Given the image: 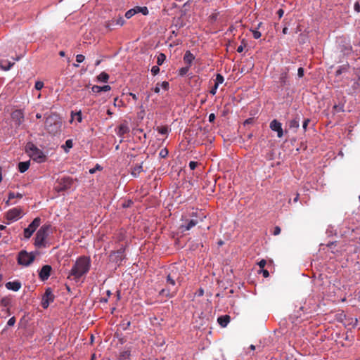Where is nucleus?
Listing matches in <instances>:
<instances>
[{"instance_id":"1","label":"nucleus","mask_w":360,"mask_h":360,"mask_svg":"<svg viewBox=\"0 0 360 360\" xmlns=\"http://www.w3.org/2000/svg\"><path fill=\"white\" fill-rule=\"evenodd\" d=\"M90 259L86 257H80L75 262L68 278L77 281L82 276L88 273L90 269Z\"/></svg>"},{"instance_id":"2","label":"nucleus","mask_w":360,"mask_h":360,"mask_svg":"<svg viewBox=\"0 0 360 360\" xmlns=\"http://www.w3.org/2000/svg\"><path fill=\"white\" fill-rule=\"evenodd\" d=\"M45 127L49 133L56 135L60 131L61 122L57 115H51L46 119Z\"/></svg>"},{"instance_id":"3","label":"nucleus","mask_w":360,"mask_h":360,"mask_svg":"<svg viewBox=\"0 0 360 360\" xmlns=\"http://www.w3.org/2000/svg\"><path fill=\"white\" fill-rule=\"evenodd\" d=\"M26 152L33 160L37 162H43L46 160L44 153L32 143L27 144Z\"/></svg>"},{"instance_id":"4","label":"nucleus","mask_w":360,"mask_h":360,"mask_svg":"<svg viewBox=\"0 0 360 360\" xmlns=\"http://www.w3.org/2000/svg\"><path fill=\"white\" fill-rule=\"evenodd\" d=\"M50 229L49 225H43L37 231L35 236L34 245L37 248L45 247V240L48 236V232Z\"/></svg>"},{"instance_id":"5","label":"nucleus","mask_w":360,"mask_h":360,"mask_svg":"<svg viewBox=\"0 0 360 360\" xmlns=\"http://www.w3.org/2000/svg\"><path fill=\"white\" fill-rule=\"evenodd\" d=\"M35 253L27 252L25 250L20 251L18 256V262L20 265L25 266H30L35 259Z\"/></svg>"},{"instance_id":"6","label":"nucleus","mask_w":360,"mask_h":360,"mask_svg":"<svg viewBox=\"0 0 360 360\" xmlns=\"http://www.w3.org/2000/svg\"><path fill=\"white\" fill-rule=\"evenodd\" d=\"M72 183L73 179L70 176H64L60 179H58L55 189L58 192L66 191L71 188Z\"/></svg>"},{"instance_id":"7","label":"nucleus","mask_w":360,"mask_h":360,"mask_svg":"<svg viewBox=\"0 0 360 360\" xmlns=\"http://www.w3.org/2000/svg\"><path fill=\"white\" fill-rule=\"evenodd\" d=\"M6 219L9 221H15L22 217V210L19 207H14L6 212Z\"/></svg>"},{"instance_id":"8","label":"nucleus","mask_w":360,"mask_h":360,"mask_svg":"<svg viewBox=\"0 0 360 360\" xmlns=\"http://www.w3.org/2000/svg\"><path fill=\"white\" fill-rule=\"evenodd\" d=\"M124 248H121L117 251L112 252L110 255V260L112 262L116 263L117 265H120L124 259Z\"/></svg>"},{"instance_id":"9","label":"nucleus","mask_w":360,"mask_h":360,"mask_svg":"<svg viewBox=\"0 0 360 360\" xmlns=\"http://www.w3.org/2000/svg\"><path fill=\"white\" fill-rule=\"evenodd\" d=\"M54 295L50 288H47L45 291L44 295L42 297L41 306L44 309H46L50 303L54 300Z\"/></svg>"},{"instance_id":"10","label":"nucleus","mask_w":360,"mask_h":360,"mask_svg":"<svg viewBox=\"0 0 360 360\" xmlns=\"http://www.w3.org/2000/svg\"><path fill=\"white\" fill-rule=\"evenodd\" d=\"M11 119L17 127L24 122V112L22 110H15L11 113Z\"/></svg>"},{"instance_id":"11","label":"nucleus","mask_w":360,"mask_h":360,"mask_svg":"<svg viewBox=\"0 0 360 360\" xmlns=\"http://www.w3.org/2000/svg\"><path fill=\"white\" fill-rule=\"evenodd\" d=\"M269 127H270V129L272 131H274L277 132V136L278 138H281L283 136V129H282V124H281V122H279L276 120H273L270 122Z\"/></svg>"},{"instance_id":"12","label":"nucleus","mask_w":360,"mask_h":360,"mask_svg":"<svg viewBox=\"0 0 360 360\" xmlns=\"http://www.w3.org/2000/svg\"><path fill=\"white\" fill-rule=\"evenodd\" d=\"M52 268L50 265H44L41 269L39 273V277L41 281H46L49 278L51 274Z\"/></svg>"},{"instance_id":"13","label":"nucleus","mask_w":360,"mask_h":360,"mask_svg":"<svg viewBox=\"0 0 360 360\" xmlns=\"http://www.w3.org/2000/svg\"><path fill=\"white\" fill-rule=\"evenodd\" d=\"M129 132V127L127 123L124 122L120 124L117 130V135L120 137H123L124 135Z\"/></svg>"},{"instance_id":"14","label":"nucleus","mask_w":360,"mask_h":360,"mask_svg":"<svg viewBox=\"0 0 360 360\" xmlns=\"http://www.w3.org/2000/svg\"><path fill=\"white\" fill-rule=\"evenodd\" d=\"M6 288L16 292L20 289L21 283L19 281H10L6 283Z\"/></svg>"},{"instance_id":"15","label":"nucleus","mask_w":360,"mask_h":360,"mask_svg":"<svg viewBox=\"0 0 360 360\" xmlns=\"http://www.w3.org/2000/svg\"><path fill=\"white\" fill-rule=\"evenodd\" d=\"M111 89L110 86L109 85H104L103 86H100L98 85H94L91 87V91L94 93H100L101 91H108Z\"/></svg>"},{"instance_id":"16","label":"nucleus","mask_w":360,"mask_h":360,"mask_svg":"<svg viewBox=\"0 0 360 360\" xmlns=\"http://www.w3.org/2000/svg\"><path fill=\"white\" fill-rule=\"evenodd\" d=\"M194 59H195V56L190 51H187L185 53L184 56V63L188 64V66H191V65L192 64Z\"/></svg>"},{"instance_id":"17","label":"nucleus","mask_w":360,"mask_h":360,"mask_svg":"<svg viewBox=\"0 0 360 360\" xmlns=\"http://www.w3.org/2000/svg\"><path fill=\"white\" fill-rule=\"evenodd\" d=\"M217 322L221 327H226L230 322V316L229 315L221 316L217 319Z\"/></svg>"},{"instance_id":"18","label":"nucleus","mask_w":360,"mask_h":360,"mask_svg":"<svg viewBox=\"0 0 360 360\" xmlns=\"http://www.w3.org/2000/svg\"><path fill=\"white\" fill-rule=\"evenodd\" d=\"M143 171V166H142V164H139V165H134L133 167H131V174L134 176V177H137L139 174Z\"/></svg>"},{"instance_id":"19","label":"nucleus","mask_w":360,"mask_h":360,"mask_svg":"<svg viewBox=\"0 0 360 360\" xmlns=\"http://www.w3.org/2000/svg\"><path fill=\"white\" fill-rule=\"evenodd\" d=\"M14 65V62L8 61V60H1L0 61V66L4 70H9L13 65Z\"/></svg>"},{"instance_id":"20","label":"nucleus","mask_w":360,"mask_h":360,"mask_svg":"<svg viewBox=\"0 0 360 360\" xmlns=\"http://www.w3.org/2000/svg\"><path fill=\"white\" fill-rule=\"evenodd\" d=\"M30 161L20 162L18 163V170L20 173L25 172L30 167Z\"/></svg>"},{"instance_id":"21","label":"nucleus","mask_w":360,"mask_h":360,"mask_svg":"<svg viewBox=\"0 0 360 360\" xmlns=\"http://www.w3.org/2000/svg\"><path fill=\"white\" fill-rule=\"evenodd\" d=\"M198 224V221L195 219H191L186 224L181 225V229L182 231H188L194 227Z\"/></svg>"},{"instance_id":"22","label":"nucleus","mask_w":360,"mask_h":360,"mask_svg":"<svg viewBox=\"0 0 360 360\" xmlns=\"http://www.w3.org/2000/svg\"><path fill=\"white\" fill-rule=\"evenodd\" d=\"M124 22H125V20H124V18L122 16H120L117 19H112L111 22H110L109 25H108V27L111 29V26L115 25L122 26L124 24Z\"/></svg>"},{"instance_id":"23","label":"nucleus","mask_w":360,"mask_h":360,"mask_svg":"<svg viewBox=\"0 0 360 360\" xmlns=\"http://www.w3.org/2000/svg\"><path fill=\"white\" fill-rule=\"evenodd\" d=\"M133 10L136 11V14L141 13L143 15H147L149 13V11L146 6H135Z\"/></svg>"},{"instance_id":"24","label":"nucleus","mask_w":360,"mask_h":360,"mask_svg":"<svg viewBox=\"0 0 360 360\" xmlns=\"http://www.w3.org/2000/svg\"><path fill=\"white\" fill-rule=\"evenodd\" d=\"M35 230L36 229H34L32 226L29 225L28 227L24 229V237L27 239L30 238L33 234V233L35 231Z\"/></svg>"},{"instance_id":"25","label":"nucleus","mask_w":360,"mask_h":360,"mask_svg":"<svg viewBox=\"0 0 360 360\" xmlns=\"http://www.w3.org/2000/svg\"><path fill=\"white\" fill-rule=\"evenodd\" d=\"M300 126V120L298 117H295V119L290 120L289 122V127L290 129H297Z\"/></svg>"},{"instance_id":"26","label":"nucleus","mask_w":360,"mask_h":360,"mask_svg":"<svg viewBox=\"0 0 360 360\" xmlns=\"http://www.w3.org/2000/svg\"><path fill=\"white\" fill-rule=\"evenodd\" d=\"M131 356V350L128 349H125L120 353V359L122 360H126L129 359Z\"/></svg>"},{"instance_id":"27","label":"nucleus","mask_w":360,"mask_h":360,"mask_svg":"<svg viewBox=\"0 0 360 360\" xmlns=\"http://www.w3.org/2000/svg\"><path fill=\"white\" fill-rule=\"evenodd\" d=\"M97 79L99 82H107L109 79V75L106 72H102L98 75Z\"/></svg>"},{"instance_id":"28","label":"nucleus","mask_w":360,"mask_h":360,"mask_svg":"<svg viewBox=\"0 0 360 360\" xmlns=\"http://www.w3.org/2000/svg\"><path fill=\"white\" fill-rule=\"evenodd\" d=\"M23 196V195L22 193H15L13 192H10L9 194H8V200L6 202L8 205H9V202L8 201L12 200V199H14L15 198H22Z\"/></svg>"},{"instance_id":"29","label":"nucleus","mask_w":360,"mask_h":360,"mask_svg":"<svg viewBox=\"0 0 360 360\" xmlns=\"http://www.w3.org/2000/svg\"><path fill=\"white\" fill-rule=\"evenodd\" d=\"M167 283L172 287L176 284L175 278L171 274H169L167 276Z\"/></svg>"},{"instance_id":"30","label":"nucleus","mask_w":360,"mask_h":360,"mask_svg":"<svg viewBox=\"0 0 360 360\" xmlns=\"http://www.w3.org/2000/svg\"><path fill=\"white\" fill-rule=\"evenodd\" d=\"M347 69H348V67L346 65L339 67L338 69L335 72V75L336 76L340 75L342 73L347 71Z\"/></svg>"},{"instance_id":"31","label":"nucleus","mask_w":360,"mask_h":360,"mask_svg":"<svg viewBox=\"0 0 360 360\" xmlns=\"http://www.w3.org/2000/svg\"><path fill=\"white\" fill-rule=\"evenodd\" d=\"M40 223L41 219L39 217H37L32 221L30 225L32 226L34 229H37V228L40 225Z\"/></svg>"},{"instance_id":"32","label":"nucleus","mask_w":360,"mask_h":360,"mask_svg":"<svg viewBox=\"0 0 360 360\" xmlns=\"http://www.w3.org/2000/svg\"><path fill=\"white\" fill-rule=\"evenodd\" d=\"M166 59V56L164 53H160L157 58L158 65H161Z\"/></svg>"},{"instance_id":"33","label":"nucleus","mask_w":360,"mask_h":360,"mask_svg":"<svg viewBox=\"0 0 360 360\" xmlns=\"http://www.w3.org/2000/svg\"><path fill=\"white\" fill-rule=\"evenodd\" d=\"M224 81V77L220 74H217L216 76L214 84L219 86V84H222Z\"/></svg>"},{"instance_id":"34","label":"nucleus","mask_w":360,"mask_h":360,"mask_svg":"<svg viewBox=\"0 0 360 360\" xmlns=\"http://www.w3.org/2000/svg\"><path fill=\"white\" fill-rule=\"evenodd\" d=\"M72 118L76 119L78 122H81L82 120V115L81 111L77 112L75 114H72Z\"/></svg>"},{"instance_id":"35","label":"nucleus","mask_w":360,"mask_h":360,"mask_svg":"<svg viewBox=\"0 0 360 360\" xmlns=\"http://www.w3.org/2000/svg\"><path fill=\"white\" fill-rule=\"evenodd\" d=\"M72 146H73L72 141L71 139H68L65 141V144L64 146L65 151L68 152L69 150V149L72 148Z\"/></svg>"},{"instance_id":"36","label":"nucleus","mask_w":360,"mask_h":360,"mask_svg":"<svg viewBox=\"0 0 360 360\" xmlns=\"http://www.w3.org/2000/svg\"><path fill=\"white\" fill-rule=\"evenodd\" d=\"M158 131L161 134H167L169 131L168 127L163 126L157 128Z\"/></svg>"},{"instance_id":"37","label":"nucleus","mask_w":360,"mask_h":360,"mask_svg":"<svg viewBox=\"0 0 360 360\" xmlns=\"http://www.w3.org/2000/svg\"><path fill=\"white\" fill-rule=\"evenodd\" d=\"M189 68H190V66H188V65L181 68L179 72V75H181V76L186 75L188 73Z\"/></svg>"},{"instance_id":"38","label":"nucleus","mask_w":360,"mask_h":360,"mask_svg":"<svg viewBox=\"0 0 360 360\" xmlns=\"http://www.w3.org/2000/svg\"><path fill=\"white\" fill-rule=\"evenodd\" d=\"M136 14V11L133 10V8L129 9L125 13V17L127 19L131 18L132 16H134Z\"/></svg>"},{"instance_id":"39","label":"nucleus","mask_w":360,"mask_h":360,"mask_svg":"<svg viewBox=\"0 0 360 360\" xmlns=\"http://www.w3.org/2000/svg\"><path fill=\"white\" fill-rule=\"evenodd\" d=\"M130 324H131L130 321H123L120 323V327L122 328V330H125L129 327Z\"/></svg>"},{"instance_id":"40","label":"nucleus","mask_w":360,"mask_h":360,"mask_svg":"<svg viewBox=\"0 0 360 360\" xmlns=\"http://www.w3.org/2000/svg\"><path fill=\"white\" fill-rule=\"evenodd\" d=\"M159 155L162 158H165L168 155V150L167 148H163L160 151Z\"/></svg>"},{"instance_id":"41","label":"nucleus","mask_w":360,"mask_h":360,"mask_svg":"<svg viewBox=\"0 0 360 360\" xmlns=\"http://www.w3.org/2000/svg\"><path fill=\"white\" fill-rule=\"evenodd\" d=\"M9 299L7 298V297H3L1 301H0V303L1 305L4 306V307H7L8 304H9Z\"/></svg>"},{"instance_id":"42","label":"nucleus","mask_w":360,"mask_h":360,"mask_svg":"<svg viewBox=\"0 0 360 360\" xmlns=\"http://www.w3.org/2000/svg\"><path fill=\"white\" fill-rule=\"evenodd\" d=\"M34 87L37 90H41L44 87V83L41 81H37L35 82Z\"/></svg>"},{"instance_id":"43","label":"nucleus","mask_w":360,"mask_h":360,"mask_svg":"<svg viewBox=\"0 0 360 360\" xmlns=\"http://www.w3.org/2000/svg\"><path fill=\"white\" fill-rule=\"evenodd\" d=\"M85 59V57L82 54H78L76 56V61L78 63H82Z\"/></svg>"},{"instance_id":"44","label":"nucleus","mask_w":360,"mask_h":360,"mask_svg":"<svg viewBox=\"0 0 360 360\" xmlns=\"http://www.w3.org/2000/svg\"><path fill=\"white\" fill-rule=\"evenodd\" d=\"M160 72L158 65H154L151 68V72L153 75H156Z\"/></svg>"},{"instance_id":"45","label":"nucleus","mask_w":360,"mask_h":360,"mask_svg":"<svg viewBox=\"0 0 360 360\" xmlns=\"http://www.w3.org/2000/svg\"><path fill=\"white\" fill-rule=\"evenodd\" d=\"M252 36L255 39H257L260 38V37H261L260 32H259L256 30H252Z\"/></svg>"},{"instance_id":"46","label":"nucleus","mask_w":360,"mask_h":360,"mask_svg":"<svg viewBox=\"0 0 360 360\" xmlns=\"http://www.w3.org/2000/svg\"><path fill=\"white\" fill-rule=\"evenodd\" d=\"M160 86L165 91L168 90L169 89V82L164 81L161 84H160Z\"/></svg>"},{"instance_id":"47","label":"nucleus","mask_w":360,"mask_h":360,"mask_svg":"<svg viewBox=\"0 0 360 360\" xmlns=\"http://www.w3.org/2000/svg\"><path fill=\"white\" fill-rule=\"evenodd\" d=\"M198 166V162L194 161H191L189 162V167L191 170H194Z\"/></svg>"},{"instance_id":"48","label":"nucleus","mask_w":360,"mask_h":360,"mask_svg":"<svg viewBox=\"0 0 360 360\" xmlns=\"http://www.w3.org/2000/svg\"><path fill=\"white\" fill-rule=\"evenodd\" d=\"M15 323V318L14 316L9 319V320L7 322V325L8 326H13Z\"/></svg>"},{"instance_id":"49","label":"nucleus","mask_w":360,"mask_h":360,"mask_svg":"<svg viewBox=\"0 0 360 360\" xmlns=\"http://www.w3.org/2000/svg\"><path fill=\"white\" fill-rule=\"evenodd\" d=\"M309 122H310V120H309V119H306V120L304 121V122H303V124H302V128H303V129H304V131H306V130H307V126H308V124H309Z\"/></svg>"},{"instance_id":"50","label":"nucleus","mask_w":360,"mask_h":360,"mask_svg":"<svg viewBox=\"0 0 360 360\" xmlns=\"http://www.w3.org/2000/svg\"><path fill=\"white\" fill-rule=\"evenodd\" d=\"M218 86L217 85H214V86L211 89V90L210 91V93L212 94V95H215L216 93H217V90L218 89Z\"/></svg>"},{"instance_id":"51","label":"nucleus","mask_w":360,"mask_h":360,"mask_svg":"<svg viewBox=\"0 0 360 360\" xmlns=\"http://www.w3.org/2000/svg\"><path fill=\"white\" fill-rule=\"evenodd\" d=\"M297 75L299 77H302L304 75V69L303 68H299L297 70Z\"/></svg>"},{"instance_id":"52","label":"nucleus","mask_w":360,"mask_h":360,"mask_svg":"<svg viewBox=\"0 0 360 360\" xmlns=\"http://www.w3.org/2000/svg\"><path fill=\"white\" fill-rule=\"evenodd\" d=\"M354 11L359 13L360 12V4L359 2H356L354 5Z\"/></svg>"},{"instance_id":"53","label":"nucleus","mask_w":360,"mask_h":360,"mask_svg":"<svg viewBox=\"0 0 360 360\" xmlns=\"http://www.w3.org/2000/svg\"><path fill=\"white\" fill-rule=\"evenodd\" d=\"M266 260L264 259H262L261 261H259L258 262V265L260 268H264L266 265Z\"/></svg>"},{"instance_id":"54","label":"nucleus","mask_w":360,"mask_h":360,"mask_svg":"<svg viewBox=\"0 0 360 360\" xmlns=\"http://www.w3.org/2000/svg\"><path fill=\"white\" fill-rule=\"evenodd\" d=\"M153 91L155 93L158 94L160 91V83H158L155 86V87L153 89Z\"/></svg>"},{"instance_id":"55","label":"nucleus","mask_w":360,"mask_h":360,"mask_svg":"<svg viewBox=\"0 0 360 360\" xmlns=\"http://www.w3.org/2000/svg\"><path fill=\"white\" fill-rule=\"evenodd\" d=\"M208 118H209V122H214V120H215V115H214V113H211V114H210V115H209V117H208Z\"/></svg>"},{"instance_id":"56","label":"nucleus","mask_w":360,"mask_h":360,"mask_svg":"<svg viewBox=\"0 0 360 360\" xmlns=\"http://www.w3.org/2000/svg\"><path fill=\"white\" fill-rule=\"evenodd\" d=\"M281 233V229L278 226L275 227L274 234L275 236L278 235Z\"/></svg>"},{"instance_id":"57","label":"nucleus","mask_w":360,"mask_h":360,"mask_svg":"<svg viewBox=\"0 0 360 360\" xmlns=\"http://www.w3.org/2000/svg\"><path fill=\"white\" fill-rule=\"evenodd\" d=\"M284 11L283 9H279L277 11V15H278V18H281L283 15Z\"/></svg>"},{"instance_id":"58","label":"nucleus","mask_w":360,"mask_h":360,"mask_svg":"<svg viewBox=\"0 0 360 360\" xmlns=\"http://www.w3.org/2000/svg\"><path fill=\"white\" fill-rule=\"evenodd\" d=\"M262 274H263L264 277H265V278L268 277L269 275V271L267 270H266V269H263L262 271Z\"/></svg>"},{"instance_id":"59","label":"nucleus","mask_w":360,"mask_h":360,"mask_svg":"<svg viewBox=\"0 0 360 360\" xmlns=\"http://www.w3.org/2000/svg\"><path fill=\"white\" fill-rule=\"evenodd\" d=\"M243 49H244V48H243V46L242 45H240V46H239L237 48V51H238V53H241V52H243Z\"/></svg>"},{"instance_id":"60","label":"nucleus","mask_w":360,"mask_h":360,"mask_svg":"<svg viewBox=\"0 0 360 360\" xmlns=\"http://www.w3.org/2000/svg\"><path fill=\"white\" fill-rule=\"evenodd\" d=\"M252 122V118H249L248 120H246L244 122V124H250Z\"/></svg>"},{"instance_id":"61","label":"nucleus","mask_w":360,"mask_h":360,"mask_svg":"<svg viewBox=\"0 0 360 360\" xmlns=\"http://www.w3.org/2000/svg\"><path fill=\"white\" fill-rule=\"evenodd\" d=\"M129 96H131L134 100H135V101L137 100V96L135 94L129 93Z\"/></svg>"},{"instance_id":"62","label":"nucleus","mask_w":360,"mask_h":360,"mask_svg":"<svg viewBox=\"0 0 360 360\" xmlns=\"http://www.w3.org/2000/svg\"><path fill=\"white\" fill-rule=\"evenodd\" d=\"M288 27H284V28L283 29V33L284 34H288Z\"/></svg>"},{"instance_id":"63","label":"nucleus","mask_w":360,"mask_h":360,"mask_svg":"<svg viewBox=\"0 0 360 360\" xmlns=\"http://www.w3.org/2000/svg\"><path fill=\"white\" fill-rule=\"evenodd\" d=\"M59 55L62 57L65 56V53L63 51L59 52Z\"/></svg>"},{"instance_id":"64","label":"nucleus","mask_w":360,"mask_h":360,"mask_svg":"<svg viewBox=\"0 0 360 360\" xmlns=\"http://www.w3.org/2000/svg\"><path fill=\"white\" fill-rule=\"evenodd\" d=\"M298 199H299V194H297L296 197L294 198L293 201L294 202H297L298 201Z\"/></svg>"}]
</instances>
